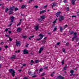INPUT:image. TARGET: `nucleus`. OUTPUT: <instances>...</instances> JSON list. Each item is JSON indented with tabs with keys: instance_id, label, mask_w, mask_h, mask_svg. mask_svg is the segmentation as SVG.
I'll use <instances>...</instances> for the list:
<instances>
[{
	"instance_id": "1",
	"label": "nucleus",
	"mask_w": 79,
	"mask_h": 79,
	"mask_svg": "<svg viewBox=\"0 0 79 79\" xmlns=\"http://www.w3.org/2000/svg\"><path fill=\"white\" fill-rule=\"evenodd\" d=\"M9 71L10 73L12 74L13 77H14L15 76V70H13V69H9Z\"/></svg>"
},
{
	"instance_id": "2",
	"label": "nucleus",
	"mask_w": 79,
	"mask_h": 79,
	"mask_svg": "<svg viewBox=\"0 0 79 79\" xmlns=\"http://www.w3.org/2000/svg\"><path fill=\"white\" fill-rule=\"evenodd\" d=\"M39 37H40V38L39 39H36V40L39 41L40 40H41V39H42L44 37V35L41 34H40L39 35Z\"/></svg>"
},
{
	"instance_id": "3",
	"label": "nucleus",
	"mask_w": 79,
	"mask_h": 79,
	"mask_svg": "<svg viewBox=\"0 0 79 79\" xmlns=\"http://www.w3.org/2000/svg\"><path fill=\"white\" fill-rule=\"evenodd\" d=\"M63 19H64V17L63 16H60L59 18V20L60 21H62Z\"/></svg>"
},
{
	"instance_id": "4",
	"label": "nucleus",
	"mask_w": 79,
	"mask_h": 79,
	"mask_svg": "<svg viewBox=\"0 0 79 79\" xmlns=\"http://www.w3.org/2000/svg\"><path fill=\"white\" fill-rule=\"evenodd\" d=\"M20 41H16V45L17 46V47H20Z\"/></svg>"
},
{
	"instance_id": "5",
	"label": "nucleus",
	"mask_w": 79,
	"mask_h": 79,
	"mask_svg": "<svg viewBox=\"0 0 79 79\" xmlns=\"http://www.w3.org/2000/svg\"><path fill=\"white\" fill-rule=\"evenodd\" d=\"M23 54H27L28 53V51L26 49H25L23 51Z\"/></svg>"
},
{
	"instance_id": "6",
	"label": "nucleus",
	"mask_w": 79,
	"mask_h": 79,
	"mask_svg": "<svg viewBox=\"0 0 79 79\" xmlns=\"http://www.w3.org/2000/svg\"><path fill=\"white\" fill-rule=\"evenodd\" d=\"M56 6V3L55 2H54L52 3V8H53V7Z\"/></svg>"
},
{
	"instance_id": "7",
	"label": "nucleus",
	"mask_w": 79,
	"mask_h": 79,
	"mask_svg": "<svg viewBox=\"0 0 79 79\" xmlns=\"http://www.w3.org/2000/svg\"><path fill=\"white\" fill-rule=\"evenodd\" d=\"M57 78L60 79H64V77H62V76H61V75H59L58 76Z\"/></svg>"
},
{
	"instance_id": "8",
	"label": "nucleus",
	"mask_w": 79,
	"mask_h": 79,
	"mask_svg": "<svg viewBox=\"0 0 79 79\" xmlns=\"http://www.w3.org/2000/svg\"><path fill=\"white\" fill-rule=\"evenodd\" d=\"M77 33L75 32L74 33V36L73 38H74V39H76L77 38Z\"/></svg>"
},
{
	"instance_id": "9",
	"label": "nucleus",
	"mask_w": 79,
	"mask_h": 79,
	"mask_svg": "<svg viewBox=\"0 0 79 79\" xmlns=\"http://www.w3.org/2000/svg\"><path fill=\"white\" fill-rule=\"evenodd\" d=\"M60 13H61V12H58L56 14V16L57 17H58L60 16Z\"/></svg>"
},
{
	"instance_id": "10",
	"label": "nucleus",
	"mask_w": 79,
	"mask_h": 79,
	"mask_svg": "<svg viewBox=\"0 0 79 79\" xmlns=\"http://www.w3.org/2000/svg\"><path fill=\"white\" fill-rule=\"evenodd\" d=\"M11 58L12 60H14L16 59V55H14L12 56L11 57Z\"/></svg>"
},
{
	"instance_id": "11",
	"label": "nucleus",
	"mask_w": 79,
	"mask_h": 79,
	"mask_svg": "<svg viewBox=\"0 0 79 79\" xmlns=\"http://www.w3.org/2000/svg\"><path fill=\"white\" fill-rule=\"evenodd\" d=\"M14 18L13 16L11 17L10 18V19L11 20V22H12V23H13L14 21Z\"/></svg>"
},
{
	"instance_id": "12",
	"label": "nucleus",
	"mask_w": 79,
	"mask_h": 79,
	"mask_svg": "<svg viewBox=\"0 0 79 79\" xmlns=\"http://www.w3.org/2000/svg\"><path fill=\"white\" fill-rule=\"evenodd\" d=\"M34 28L36 31H37L39 29V26H37L34 27Z\"/></svg>"
},
{
	"instance_id": "13",
	"label": "nucleus",
	"mask_w": 79,
	"mask_h": 79,
	"mask_svg": "<svg viewBox=\"0 0 79 79\" xmlns=\"http://www.w3.org/2000/svg\"><path fill=\"white\" fill-rule=\"evenodd\" d=\"M43 48L41 47L40 48V50L39 51V53H41V52H42V51L43 50Z\"/></svg>"
},
{
	"instance_id": "14",
	"label": "nucleus",
	"mask_w": 79,
	"mask_h": 79,
	"mask_svg": "<svg viewBox=\"0 0 79 79\" xmlns=\"http://www.w3.org/2000/svg\"><path fill=\"white\" fill-rule=\"evenodd\" d=\"M45 12H46V10H43L42 11H40V14H42V13H45Z\"/></svg>"
},
{
	"instance_id": "15",
	"label": "nucleus",
	"mask_w": 79,
	"mask_h": 79,
	"mask_svg": "<svg viewBox=\"0 0 79 79\" xmlns=\"http://www.w3.org/2000/svg\"><path fill=\"white\" fill-rule=\"evenodd\" d=\"M17 31L18 32H21V28H19L17 29Z\"/></svg>"
},
{
	"instance_id": "16",
	"label": "nucleus",
	"mask_w": 79,
	"mask_h": 79,
	"mask_svg": "<svg viewBox=\"0 0 79 79\" xmlns=\"http://www.w3.org/2000/svg\"><path fill=\"white\" fill-rule=\"evenodd\" d=\"M72 4L73 5H74L75 4V0H72Z\"/></svg>"
},
{
	"instance_id": "17",
	"label": "nucleus",
	"mask_w": 79,
	"mask_h": 79,
	"mask_svg": "<svg viewBox=\"0 0 79 79\" xmlns=\"http://www.w3.org/2000/svg\"><path fill=\"white\" fill-rule=\"evenodd\" d=\"M55 73V72H52V73H51V76H52V77H53V76H54Z\"/></svg>"
},
{
	"instance_id": "18",
	"label": "nucleus",
	"mask_w": 79,
	"mask_h": 79,
	"mask_svg": "<svg viewBox=\"0 0 79 79\" xmlns=\"http://www.w3.org/2000/svg\"><path fill=\"white\" fill-rule=\"evenodd\" d=\"M15 8V6L11 7L10 8V10L12 11V10H13V8Z\"/></svg>"
},
{
	"instance_id": "19",
	"label": "nucleus",
	"mask_w": 79,
	"mask_h": 79,
	"mask_svg": "<svg viewBox=\"0 0 79 79\" xmlns=\"http://www.w3.org/2000/svg\"><path fill=\"white\" fill-rule=\"evenodd\" d=\"M67 67V65H65V67H64V69H63V70L64 71L66 69Z\"/></svg>"
},
{
	"instance_id": "20",
	"label": "nucleus",
	"mask_w": 79,
	"mask_h": 79,
	"mask_svg": "<svg viewBox=\"0 0 79 79\" xmlns=\"http://www.w3.org/2000/svg\"><path fill=\"white\" fill-rule=\"evenodd\" d=\"M60 27V32H62V31H63V28H62V27H61V26Z\"/></svg>"
},
{
	"instance_id": "21",
	"label": "nucleus",
	"mask_w": 79,
	"mask_h": 79,
	"mask_svg": "<svg viewBox=\"0 0 79 79\" xmlns=\"http://www.w3.org/2000/svg\"><path fill=\"white\" fill-rule=\"evenodd\" d=\"M70 73L71 74H73L74 73V71H73V70L72 69L70 70Z\"/></svg>"
},
{
	"instance_id": "22",
	"label": "nucleus",
	"mask_w": 79,
	"mask_h": 79,
	"mask_svg": "<svg viewBox=\"0 0 79 79\" xmlns=\"http://www.w3.org/2000/svg\"><path fill=\"white\" fill-rule=\"evenodd\" d=\"M41 18H42V19H45V15H43L41 16Z\"/></svg>"
},
{
	"instance_id": "23",
	"label": "nucleus",
	"mask_w": 79,
	"mask_h": 79,
	"mask_svg": "<svg viewBox=\"0 0 79 79\" xmlns=\"http://www.w3.org/2000/svg\"><path fill=\"white\" fill-rule=\"evenodd\" d=\"M43 69H42V68H41L40 69L39 73H40V72H41V71H42Z\"/></svg>"
},
{
	"instance_id": "24",
	"label": "nucleus",
	"mask_w": 79,
	"mask_h": 79,
	"mask_svg": "<svg viewBox=\"0 0 79 79\" xmlns=\"http://www.w3.org/2000/svg\"><path fill=\"white\" fill-rule=\"evenodd\" d=\"M26 7V6L24 5H23L21 7V8L23 9Z\"/></svg>"
},
{
	"instance_id": "25",
	"label": "nucleus",
	"mask_w": 79,
	"mask_h": 79,
	"mask_svg": "<svg viewBox=\"0 0 79 79\" xmlns=\"http://www.w3.org/2000/svg\"><path fill=\"white\" fill-rule=\"evenodd\" d=\"M62 52H64V53H66V51H65V49L64 48H63L62 49Z\"/></svg>"
},
{
	"instance_id": "26",
	"label": "nucleus",
	"mask_w": 79,
	"mask_h": 79,
	"mask_svg": "<svg viewBox=\"0 0 79 79\" xmlns=\"http://www.w3.org/2000/svg\"><path fill=\"white\" fill-rule=\"evenodd\" d=\"M9 41H10V42H11L12 41V39H11V38L10 37H9Z\"/></svg>"
},
{
	"instance_id": "27",
	"label": "nucleus",
	"mask_w": 79,
	"mask_h": 79,
	"mask_svg": "<svg viewBox=\"0 0 79 79\" xmlns=\"http://www.w3.org/2000/svg\"><path fill=\"white\" fill-rule=\"evenodd\" d=\"M35 61L36 63H38L39 62V61L37 60H35Z\"/></svg>"
},
{
	"instance_id": "28",
	"label": "nucleus",
	"mask_w": 79,
	"mask_h": 79,
	"mask_svg": "<svg viewBox=\"0 0 79 79\" xmlns=\"http://www.w3.org/2000/svg\"><path fill=\"white\" fill-rule=\"evenodd\" d=\"M57 29V28L56 27H55L54 28V30H53V31L54 32H55V31H56V30Z\"/></svg>"
},
{
	"instance_id": "29",
	"label": "nucleus",
	"mask_w": 79,
	"mask_h": 79,
	"mask_svg": "<svg viewBox=\"0 0 79 79\" xmlns=\"http://www.w3.org/2000/svg\"><path fill=\"white\" fill-rule=\"evenodd\" d=\"M12 13H13V10H11V11H10V12H9V14L11 15L12 14Z\"/></svg>"
},
{
	"instance_id": "30",
	"label": "nucleus",
	"mask_w": 79,
	"mask_h": 79,
	"mask_svg": "<svg viewBox=\"0 0 79 79\" xmlns=\"http://www.w3.org/2000/svg\"><path fill=\"white\" fill-rule=\"evenodd\" d=\"M23 37L24 38V39H27V36H23Z\"/></svg>"
},
{
	"instance_id": "31",
	"label": "nucleus",
	"mask_w": 79,
	"mask_h": 79,
	"mask_svg": "<svg viewBox=\"0 0 79 79\" xmlns=\"http://www.w3.org/2000/svg\"><path fill=\"white\" fill-rule=\"evenodd\" d=\"M28 74L29 75H31V76H32L33 74H31V72H28Z\"/></svg>"
},
{
	"instance_id": "32",
	"label": "nucleus",
	"mask_w": 79,
	"mask_h": 79,
	"mask_svg": "<svg viewBox=\"0 0 79 79\" xmlns=\"http://www.w3.org/2000/svg\"><path fill=\"white\" fill-rule=\"evenodd\" d=\"M9 10V9L8 8H6L5 10V12H7Z\"/></svg>"
},
{
	"instance_id": "33",
	"label": "nucleus",
	"mask_w": 79,
	"mask_h": 79,
	"mask_svg": "<svg viewBox=\"0 0 79 79\" xmlns=\"http://www.w3.org/2000/svg\"><path fill=\"white\" fill-rule=\"evenodd\" d=\"M21 22H20L19 23V24L17 25V26H19L21 25Z\"/></svg>"
},
{
	"instance_id": "34",
	"label": "nucleus",
	"mask_w": 79,
	"mask_h": 79,
	"mask_svg": "<svg viewBox=\"0 0 79 79\" xmlns=\"http://www.w3.org/2000/svg\"><path fill=\"white\" fill-rule=\"evenodd\" d=\"M39 21L40 22H41L42 21H43V19H39Z\"/></svg>"
},
{
	"instance_id": "35",
	"label": "nucleus",
	"mask_w": 79,
	"mask_h": 79,
	"mask_svg": "<svg viewBox=\"0 0 79 79\" xmlns=\"http://www.w3.org/2000/svg\"><path fill=\"white\" fill-rule=\"evenodd\" d=\"M17 10H18V8H17V7H16L15 9V11H16Z\"/></svg>"
},
{
	"instance_id": "36",
	"label": "nucleus",
	"mask_w": 79,
	"mask_h": 79,
	"mask_svg": "<svg viewBox=\"0 0 79 79\" xmlns=\"http://www.w3.org/2000/svg\"><path fill=\"white\" fill-rule=\"evenodd\" d=\"M66 10L67 11H69V8L67 7V8H66Z\"/></svg>"
},
{
	"instance_id": "37",
	"label": "nucleus",
	"mask_w": 79,
	"mask_h": 79,
	"mask_svg": "<svg viewBox=\"0 0 79 79\" xmlns=\"http://www.w3.org/2000/svg\"><path fill=\"white\" fill-rule=\"evenodd\" d=\"M31 63H34V61L33 60H31Z\"/></svg>"
},
{
	"instance_id": "38",
	"label": "nucleus",
	"mask_w": 79,
	"mask_h": 79,
	"mask_svg": "<svg viewBox=\"0 0 79 79\" xmlns=\"http://www.w3.org/2000/svg\"><path fill=\"white\" fill-rule=\"evenodd\" d=\"M59 44H60V42L57 43L56 44V45H59Z\"/></svg>"
},
{
	"instance_id": "39",
	"label": "nucleus",
	"mask_w": 79,
	"mask_h": 79,
	"mask_svg": "<svg viewBox=\"0 0 79 79\" xmlns=\"http://www.w3.org/2000/svg\"><path fill=\"white\" fill-rule=\"evenodd\" d=\"M73 34H74V32L73 31H71L70 33V34L71 35H72Z\"/></svg>"
},
{
	"instance_id": "40",
	"label": "nucleus",
	"mask_w": 79,
	"mask_h": 79,
	"mask_svg": "<svg viewBox=\"0 0 79 79\" xmlns=\"http://www.w3.org/2000/svg\"><path fill=\"white\" fill-rule=\"evenodd\" d=\"M38 7L39 6H34V7L35 8H38Z\"/></svg>"
},
{
	"instance_id": "41",
	"label": "nucleus",
	"mask_w": 79,
	"mask_h": 79,
	"mask_svg": "<svg viewBox=\"0 0 79 79\" xmlns=\"http://www.w3.org/2000/svg\"><path fill=\"white\" fill-rule=\"evenodd\" d=\"M76 16H75V15H73L72 16V18H74H74H76Z\"/></svg>"
},
{
	"instance_id": "42",
	"label": "nucleus",
	"mask_w": 79,
	"mask_h": 79,
	"mask_svg": "<svg viewBox=\"0 0 79 79\" xmlns=\"http://www.w3.org/2000/svg\"><path fill=\"white\" fill-rule=\"evenodd\" d=\"M4 44V43L3 42H2L0 44L3 45V44Z\"/></svg>"
},
{
	"instance_id": "43",
	"label": "nucleus",
	"mask_w": 79,
	"mask_h": 79,
	"mask_svg": "<svg viewBox=\"0 0 79 79\" xmlns=\"http://www.w3.org/2000/svg\"><path fill=\"white\" fill-rule=\"evenodd\" d=\"M45 76V73H42L41 74V76Z\"/></svg>"
},
{
	"instance_id": "44",
	"label": "nucleus",
	"mask_w": 79,
	"mask_h": 79,
	"mask_svg": "<svg viewBox=\"0 0 79 79\" xmlns=\"http://www.w3.org/2000/svg\"><path fill=\"white\" fill-rule=\"evenodd\" d=\"M69 45V43H67L66 44V46H68V45Z\"/></svg>"
},
{
	"instance_id": "45",
	"label": "nucleus",
	"mask_w": 79,
	"mask_h": 79,
	"mask_svg": "<svg viewBox=\"0 0 79 79\" xmlns=\"http://www.w3.org/2000/svg\"><path fill=\"white\" fill-rule=\"evenodd\" d=\"M62 64H64V60H63L62 61Z\"/></svg>"
},
{
	"instance_id": "46",
	"label": "nucleus",
	"mask_w": 79,
	"mask_h": 79,
	"mask_svg": "<svg viewBox=\"0 0 79 79\" xmlns=\"http://www.w3.org/2000/svg\"><path fill=\"white\" fill-rule=\"evenodd\" d=\"M77 15L78 16H79V12H77Z\"/></svg>"
},
{
	"instance_id": "47",
	"label": "nucleus",
	"mask_w": 79,
	"mask_h": 79,
	"mask_svg": "<svg viewBox=\"0 0 79 79\" xmlns=\"http://www.w3.org/2000/svg\"><path fill=\"white\" fill-rule=\"evenodd\" d=\"M5 47L6 48H7L8 47V46H5Z\"/></svg>"
},
{
	"instance_id": "48",
	"label": "nucleus",
	"mask_w": 79,
	"mask_h": 79,
	"mask_svg": "<svg viewBox=\"0 0 79 79\" xmlns=\"http://www.w3.org/2000/svg\"><path fill=\"white\" fill-rule=\"evenodd\" d=\"M56 20H55L53 22V23H54V24H55V23H56Z\"/></svg>"
},
{
	"instance_id": "49",
	"label": "nucleus",
	"mask_w": 79,
	"mask_h": 79,
	"mask_svg": "<svg viewBox=\"0 0 79 79\" xmlns=\"http://www.w3.org/2000/svg\"><path fill=\"white\" fill-rule=\"evenodd\" d=\"M19 21H20V22H21V21H23V19H19Z\"/></svg>"
},
{
	"instance_id": "50",
	"label": "nucleus",
	"mask_w": 79,
	"mask_h": 79,
	"mask_svg": "<svg viewBox=\"0 0 79 79\" xmlns=\"http://www.w3.org/2000/svg\"><path fill=\"white\" fill-rule=\"evenodd\" d=\"M8 29H6V30H5V31H6V32H7V31H8Z\"/></svg>"
},
{
	"instance_id": "51",
	"label": "nucleus",
	"mask_w": 79,
	"mask_h": 79,
	"mask_svg": "<svg viewBox=\"0 0 79 79\" xmlns=\"http://www.w3.org/2000/svg\"><path fill=\"white\" fill-rule=\"evenodd\" d=\"M31 39H32V38H31V36H30L29 38V40H31Z\"/></svg>"
},
{
	"instance_id": "52",
	"label": "nucleus",
	"mask_w": 79,
	"mask_h": 79,
	"mask_svg": "<svg viewBox=\"0 0 79 79\" xmlns=\"http://www.w3.org/2000/svg\"><path fill=\"white\" fill-rule=\"evenodd\" d=\"M37 77V76L34 75V76H32V77Z\"/></svg>"
},
{
	"instance_id": "53",
	"label": "nucleus",
	"mask_w": 79,
	"mask_h": 79,
	"mask_svg": "<svg viewBox=\"0 0 79 79\" xmlns=\"http://www.w3.org/2000/svg\"><path fill=\"white\" fill-rule=\"evenodd\" d=\"M23 66H26V64H23Z\"/></svg>"
},
{
	"instance_id": "54",
	"label": "nucleus",
	"mask_w": 79,
	"mask_h": 79,
	"mask_svg": "<svg viewBox=\"0 0 79 79\" xmlns=\"http://www.w3.org/2000/svg\"><path fill=\"white\" fill-rule=\"evenodd\" d=\"M47 6H44V7L45 8H47Z\"/></svg>"
},
{
	"instance_id": "55",
	"label": "nucleus",
	"mask_w": 79,
	"mask_h": 79,
	"mask_svg": "<svg viewBox=\"0 0 79 79\" xmlns=\"http://www.w3.org/2000/svg\"><path fill=\"white\" fill-rule=\"evenodd\" d=\"M9 34H11V31H9Z\"/></svg>"
},
{
	"instance_id": "56",
	"label": "nucleus",
	"mask_w": 79,
	"mask_h": 79,
	"mask_svg": "<svg viewBox=\"0 0 79 79\" xmlns=\"http://www.w3.org/2000/svg\"><path fill=\"white\" fill-rule=\"evenodd\" d=\"M43 44H45V41H43Z\"/></svg>"
},
{
	"instance_id": "57",
	"label": "nucleus",
	"mask_w": 79,
	"mask_h": 79,
	"mask_svg": "<svg viewBox=\"0 0 79 79\" xmlns=\"http://www.w3.org/2000/svg\"><path fill=\"white\" fill-rule=\"evenodd\" d=\"M12 25V23H11L10 24V25H9V26H11Z\"/></svg>"
},
{
	"instance_id": "58",
	"label": "nucleus",
	"mask_w": 79,
	"mask_h": 79,
	"mask_svg": "<svg viewBox=\"0 0 79 79\" xmlns=\"http://www.w3.org/2000/svg\"><path fill=\"white\" fill-rule=\"evenodd\" d=\"M64 3H66V0H64Z\"/></svg>"
},
{
	"instance_id": "59",
	"label": "nucleus",
	"mask_w": 79,
	"mask_h": 79,
	"mask_svg": "<svg viewBox=\"0 0 79 79\" xmlns=\"http://www.w3.org/2000/svg\"><path fill=\"white\" fill-rule=\"evenodd\" d=\"M74 38L73 37L72 38V41H74Z\"/></svg>"
},
{
	"instance_id": "60",
	"label": "nucleus",
	"mask_w": 79,
	"mask_h": 79,
	"mask_svg": "<svg viewBox=\"0 0 79 79\" xmlns=\"http://www.w3.org/2000/svg\"><path fill=\"white\" fill-rule=\"evenodd\" d=\"M23 79H27V78L26 77H25Z\"/></svg>"
},
{
	"instance_id": "61",
	"label": "nucleus",
	"mask_w": 79,
	"mask_h": 79,
	"mask_svg": "<svg viewBox=\"0 0 79 79\" xmlns=\"http://www.w3.org/2000/svg\"><path fill=\"white\" fill-rule=\"evenodd\" d=\"M75 71H77V68H76V69H75Z\"/></svg>"
},
{
	"instance_id": "62",
	"label": "nucleus",
	"mask_w": 79,
	"mask_h": 79,
	"mask_svg": "<svg viewBox=\"0 0 79 79\" xmlns=\"http://www.w3.org/2000/svg\"><path fill=\"white\" fill-rule=\"evenodd\" d=\"M47 37H45L44 38V40H46V39H47Z\"/></svg>"
},
{
	"instance_id": "63",
	"label": "nucleus",
	"mask_w": 79,
	"mask_h": 79,
	"mask_svg": "<svg viewBox=\"0 0 79 79\" xmlns=\"http://www.w3.org/2000/svg\"><path fill=\"white\" fill-rule=\"evenodd\" d=\"M34 37V35H33V36H31V38H33V37Z\"/></svg>"
},
{
	"instance_id": "64",
	"label": "nucleus",
	"mask_w": 79,
	"mask_h": 79,
	"mask_svg": "<svg viewBox=\"0 0 79 79\" xmlns=\"http://www.w3.org/2000/svg\"><path fill=\"white\" fill-rule=\"evenodd\" d=\"M22 71V70H19V72H21V71Z\"/></svg>"
}]
</instances>
